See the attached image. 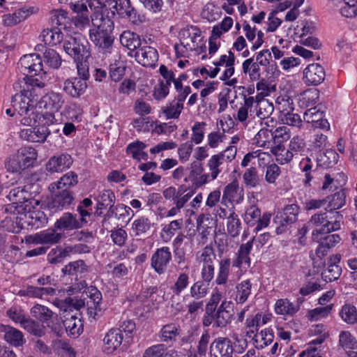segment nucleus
<instances>
[{
	"mask_svg": "<svg viewBox=\"0 0 357 357\" xmlns=\"http://www.w3.org/2000/svg\"><path fill=\"white\" fill-rule=\"evenodd\" d=\"M93 28L89 31V38L102 54H112L115 51L112 35L114 22L109 17L98 15L92 18Z\"/></svg>",
	"mask_w": 357,
	"mask_h": 357,
	"instance_id": "1",
	"label": "nucleus"
},
{
	"mask_svg": "<svg viewBox=\"0 0 357 357\" xmlns=\"http://www.w3.org/2000/svg\"><path fill=\"white\" fill-rule=\"evenodd\" d=\"M335 220H326L328 216L324 215H315L312 217L311 223L314 225L316 228L312 232V238L314 241L319 242L323 240V243L331 248L339 243L340 237L337 234L328 235L325 238L320 236L321 234L329 233L333 231L338 230L342 224V216L339 215L337 212L334 213ZM332 219V218H331Z\"/></svg>",
	"mask_w": 357,
	"mask_h": 357,
	"instance_id": "2",
	"label": "nucleus"
},
{
	"mask_svg": "<svg viewBox=\"0 0 357 357\" xmlns=\"http://www.w3.org/2000/svg\"><path fill=\"white\" fill-rule=\"evenodd\" d=\"M29 88L24 92L14 95L10 101V105L16 111V119L20 126H35L37 125L38 112L36 109V100L28 96Z\"/></svg>",
	"mask_w": 357,
	"mask_h": 357,
	"instance_id": "3",
	"label": "nucleus"
},
{
	"mask_svg": "<svg viewBox=\"0 0 357 357\" xmlns=\"http://www.w3.org/2000/svg\"><path fill=\"white\" fill-rule=\"evenodd\" d=\"M193 55L204 60L207 58L205 42L200 31L193 26H187L180 30V56Z\"/></svg>",
	"mask_w": 357,
	"mask_h": 357,
	"instance_id": "4",
	"label": "nucleus"
},
{
	"mask_svg": "<svg viewBox=\"0 0 357 357\" xmlns=\"http://www.w3.org/2000/svg\"><path fill=\"white\" fill-rule=\"evenodd\" d=\"M107 3L114 10L112 13L114 14L116 13L121 18L128 19L134 24L142 22L130 0H107Z\"/></svg>",
	"mask_w": 357,
	"mask_h": 357,
	"instance_id": "5",
	"label": "nucleus"
},
{
	"mask_svg": "<svg viewBox=\"0 0 357 357\" xmlns=\"http://www.w3.org/2000/svg\"><path fill=\"white\" fill-rule=\"evenodd\" d=\"M271 218L270 213L261 215L260 210L255 206H251L245 213L244 220L249 227H255L254 232L257 233L268 226Z\"/></svg>",
	"mask_w": 357,
	"mask_h": 357,
	"instance_id": "6",
	"label": "nucleus"
},
{
	"mask_svg": "<svg viewBox=\"0 0 357 357\" xmlns=\"http://www.w3.org/2000/svg\"><path fill=\"white\" fill-rule=\"evenodd\" d=\"M84 39L80 37H70L64 40L65 52L74 59L76 62L82 61L84 57L89 55V50Z\"/></svg>",
	"mask_w": 357,
	"mask_h": 357,
	"instance_id": "7",
	"label": "nucleus"
},
{
	"mask_svg": "<svg viewBox=\"0 0 357 357\" xmlns=\"http://www.w3.org/2000/svg\"><path fill=\"white\" fill-rule=\"evenodd\" d=\"M78 74L80 77H73L66 79L63 83V90L72 98H79L83 94L87 87V73L84 69L81 73L80 66L78 65Z\"/></svg>",
	"mask_w": 357,
	"mask_h": 357,
	"instance_id": "8",
	"label": "nucleus"
},
{
	"mask_svg": "<svg viewBox=\"0 0 357 357\" xmlns=\"http://www.w3.org/2000/svg\"><path fill=\"white\" fill-rule=\"evenodd\" d=\"M30 314L32 317L41 322L42 324H46L52 331L57 330L54 321H58V314L47 306L36 304L31 308Z\"/></svg>",
	"mask_w": 357,
	"mask_h": 357,
	"instance_id": "9",
	"label": "nucleus"
},
{
	"mask_svg": "<svg viewBox=\"0 0 357 357\" xmlns=\"http://www.w3.org/2000/svg\"><path fill=\"white\" fill-rule=\"evenodd\" d=\"M18 68L24 75H36L43 70L42 59L37 54L24 55L18 62Z\"/></svg>",
	"mask_w": 357,
	"mask_h": 357,
	"instance_id": "10",
	"label": "nucleus"
},
{
	"mask_svg": "<svg viewBox=\"0 0 357 357\" xmlns=\"http://www.w3.org/2000/svg\"><path fill=\"white\" fill-rule=\"evenodd\" d=\"M255 98L254 110L255 115L261 119H266L264 121V125L267 127H273L275 121L273 119H268L269 116L272 114L274 110V106L272 102L260 95H257Z\"/></svg>",
	"mask_w": 357,
	"mask_h": 357,
	"instance_id": "11",
	"label": "nucleus"
},
{
	"mask_svg": "<svg viewBox=\"0 0 357 357\" xmlns=\"http://www.w3.org/2000/svg\"><path fill=\"white\" fill-rule=\"evenodd\" d=\"M49 207L56 211H61L68 207L73 202V193L70 190H55Z\"/></svg>",
	"mask_w": 357,
	"mask_h": 357,
	"instance_id": "12",
	"label": "nucleus"
},
{
	"mask_svg": "<svg viewBox=\"0 0 357 357\" xmlns=\"http://www.w3.org/2000/svg\"><path fill=\"white\" fill-rule=\"evenodd\" d=\"M123 337L117 328H111L103 338L102 351L107 354H113L121 345Z\"/></svg>",
	"mask_w": 357,
	"mask_h": 357,
	"instance_id": "13",
	"label": "nucleus"
},
{
	"mask_svg": "<svg viewBox=\"0 0 357 357\" xmlns=\"http://www.w3.org/2000/svg\"><path fill=\"white\" fill-rule=\"evenodd\" d=\"M73 158L68 153H61L51 157L46 165V169L50 173L62 172L70 167Z\"/></svg>",
	"mask_w": 357,
	"mask_h": 357,
	"instance_id": "14",
	"label": "nucleus"
},
{
	"mask_svg": "<svg viewBox=\"0 0 357 357\" xmlns=\"http://www.w3.org/2000/svg\"><path fill=\"white\" fill-rule=\"evenodd\" d=\"M325 70L319 63L309 64L303 70V80L307 85H318L325 79Z\"/></svg>",
	"mask_w": 357,
	"mask_h": 357,
	"instance_id": "15",
	"label": "nucleus"
},
{
	"mask_svg": "<svg viewBox=\"0 0 357 357\" xmlns=\"http://www.w3.org/2000/svg\"><path fill=\"white\" fill-rule=\"evenodd\" d=\"M235 56L231 52L221 55L218 59L213 61L215 68L224 67L225 70L220 79L222 81L228 80L234 73Z\"/></svg>",
	"mask_w": 357,
	"mask_h": 357,
	"instance_id": "16",
	"label": "nucleus"
},
{
	"mask_svg": "<svg viewBox=\"0 0 357 357\" xmlns=\"http://www.w3.org/2000/svg\"><path fill=\"white\" fill-rule=\"evenodd\" d=\"M136 61L145 67H153L158 60L157 50L150 46L140 47L135 52Z\"/></svg>",
	"mask_w": 357,
	"mask_h": 357,
	"instance_id": "17",
	"label": "nucleus"
},
{
	"mask_svg": "<svg viewBox=\"0 0 357 357\" xmlns=\"http://www.w3.org/2000/svg\"><path fill=\"white\" fill-rule=\"evenodd\" d=\"M233 347L227 338L220 337L211 344V357H232Z\"/></svg>",
	"mask_w": 357,
	"mask_h": 357,
	"instance_id": "18",
	"label": "nucleus"
},
{
	"mask_svg": "<svg viewBox=\"0 0 357 357\" xmlns=\"http://www.w3.org/2000/svg\"><path fill=\"white\" fill-rule=\"evenodd\" d=\"M64 98L60 93L51 91L45 94L39 101L40 107H43L52 112L60 110L64 104Z\"/></svg>",
	"mask_w": 357,
	"mask_h": 357,
	"instance_id": "19",
	"label": "nucleus"
},
{
	"mask_svg": "<svg viewBox=\"0 0 357 357\" xmlns=\"http://www.w3.org/2000/svg\"><path fill=\"white\" fill-rule=\"evenodd\" d=\"M33 13V7H22L15 10L12 13H8L2 15V22L5 26H13L24 21Z\"/></svg>",
	"mask_w": 357,
	"mask_h": 357,
	"instance_id": "20",
	"label": "nucleus"
},
{
	"mask_svg": "<svg viewBox=\"0 0 357 357\" xmlns=\"http://www.w3.org/2000/svg\"><path fill=\"white\" fill-rule=\"evenodd\" d=\"M171 259V252L167 248L158 249L151 257V266L159 274L164 273L165 268Z\"/></svg>",
	"mask_w": 357,
	"mask_h": 357,
	"instance_id": "21",
	"label": "nucleus"
},
{
	"mask_svg": "<svg viewBox=\"0 0 357 357\" xmlns=\"http://www.w3.org/2000/svg\"><path fill=\"white\" fill-rule=\"evenodd\" d=\"M291 6V1L289 0H284L283 2L280 3L275 10L271 12L267 17L266 22V30L268 32H274L281 25L282 20L276 16L278 12H282Z\"/></svg>",
	"mask_w": 357,
	"mask_h": 357,
	"instance_id": "22",
	"label": "nucleus"
},
{
	"mask_svg": "<svg viewBox=\"0 0 357 357\" xmlns=\"http://www.w3.org/2000/svg\"><path fill=\"white\" fill-rule=\"evenodd\" d=\"M304 120L311 123L314 128L328 129L330 126L326 119H324V114L316 107L307 109L303 115Z\"/></svg>",
	"mask_w": 357,
	"mask_h": 357,
	"instance_id": "23",
	"label": "nucleus"
},
{
	"mask_svg": "<svg viewBox=\"0 0 357 357\" xmlns=\"http://www.w3.org/2000/svg\"><path fill=\"white\" fill-rule=\"evenodd\" d=\"M0 331L4 333V340L15 347L22 346L25 342L22 333L12 326L1 324Z\"/></svg>",
	"mask_w": 357,
	"mask_h": 357,
	"instance_id": "24",
	"label": "nucleus"
},
{
	"mask_svg": "<svg viewBox=\"0 0 357 357\" xmlns=\"http://www.w3.org/2000/svg\"><path fill=\"white\" fill-rule=\"evenodd\" d=\"M77 182V174L74 172H68L63 175L59 181L51 183L49 189L51 192H54L55 190H70V188L76 185Z\"/></svg>",
	"mask_w": 357,
	"mask_h": 357,
	"instance_id": "25",
	"label": "nucleus"
},
{
	"mask_svg": "<svg viewBox=\"0 0 357 357\" xmlns=\"http://www.w3.org/2000/svg\"><path fill=\"white\" fill-rule=\"evenodd\" d=\"M82 225L75 215L70 213H65L54 223V228L59 230H73L80 228Z\"/></svg>",
	"mask_w": 357,
	"mask_h": 357,
	"instance_id": "26",
	"label": "nucleus"
},
{
	"mask_svg": "<svg viewBox=\"0 0 357 357\" xmlns=\"http://www.w3.org/2000/svg\"><path fill=\"white\" fill-rule=\"evenodd\" d=\"M255 98L253 96L245 97L243 104L239 107L236 119L240 122L246 124L249 117H252L255 113Z\"/></svg>",
	"mask_w": 357,
	"mask_h": 357,
	"instance_id": "27",
	"label": "nucleus"
},
{
	"mask_svg": "<svg viewBox=\"0 0 357 357\" xmlns=\"http://www.w3.org/2000/svg\"><path fill=\"white\" fill-rule=\"evenodd\" d=\"M16 155L18 157L24 169L32 166L38 158L37 151L35 149L31 146H26L20 149L17 151Z\"/></svg>",
	"mask_w": 357,
	"mask_h": 357,
	"instance_id": "28",
	"label": "nucleus"
},
{
	"mask_svg": "<svg viewBox=\"0 0 357 357\" xmlns=\"http://www.w3.org/2000/svg\"><path fill=\"white\" fill-rule=\"evenodd\" d=\"M39 37L45 45L54 46L62 42L63 34L59 28L54 27L43 29Z\"/></svg>",
	"mask_w": 357,
	"mask_h": 357,
	"instance_id": "29",
	"label": "nucleus"
},
{
	"mask_svg": "<svg viewBox=\"0 0 357 357\" xmlns=\"http://www.w3.org/2000/svg\"><path fill=\"white\" fill-rule=\"evenodd\" d=\"M298 306L287 298L278 299L274 305L275 314L283 316H292L298 311Z\"/></svg>",
	"mask_w": 357,
	"mask_h": 357,
	"instance_id": "30",
	"label": "nucleus"
},
{
	"mask_svg": "<svg viewBox=\"0 0 357 357\" xmlns=\"http://www.w3.org/2000/svg\"><path fill=\"white\" fill-rule=\"evenodd\" d=\"M317 29V23L310 19H305L297 22L294 28L295 38L301 39L303 36L313 33Z\"/></svg>",
	"mask_w": 357,
	"mask_h": 357,
	"instance_id": "31",
	"label": "nucleus"
},
{
	"mask_svg": "<svg viewBox=\"0 0 357 357\" xmlns=\"http://www.w3.org/2000/svg\"><path fill=\"white\" fill-rule=\"evenodd\" d=\"M7 197L10 201L17 204V208H23V204H24L25 211H26V207H29V204H31L29 197L25 194V192H24L22 186L10 190Z\"/></svg>",
	"mask_w": 357,
	"mask_h": 357,
	"instance_id": "32",
	"label": "nucleus"
},
{
	"mask_svg": "<svg viewBox=\"0 0 357 357\" xmlns=\"http://www.w3.org/2000/svg\"><path fill=\"white\" fill-rule=\"evenodd\" d=\"M120 42L130 50H137L141 46L139 36L130 31H125L121 34Z\"/></svg>",
	"mask_w": 357,
	"mask_h": 357,
	"instance_id": "33",
	"label": "nucleus"
},
{
	"mask_svg": "<svg viewBox=\"0 0 357 357\" xmlns=\"http://www.w3.org/2000/svg\"><path fill=\"white\" fill-rule=\"evenodd\" d=\"M223 198L231 203L238 204L243 199V192L236 182L227 185L223 192Z\"/></svg>",
	"mask_w": 357,
	"mask_h": 357,
	"instance_id": "34",
	"label": "nucleus"
},
{
	"mask_svg": "<svg viewBox=\"0 0 357 357\" xmlns=\"http://www.w3.org/2000/svg\"><path fill=\"white\" fill-rule=\"evenodd\" d=\"M270 127L261 128L255 136L254 143L259 147L269 148L273 147V139L272 130H269Z\"/></svg>",
	"mask_w": 357,
	"mask_h": 357,
	"instance_id": "35",
	"label": "nucleus"
},
{
	"mask_svg": "<svg viewBox=\"0 0 357 357\" xmlns=\"http://www.w3.org/2000/svg\"><path fill=\"white\" fill-rule=\"evenodd\" d=\"M63 324L66 331L71 335L78 336L83 331L82 320L76 315H70L69 317H66L63 321Z\"/></svg>",
	"mask_w": 357,
	"mask_h": 357,
	"instance_id": "36",
	"label": "nucleus"
},
{
	"mask_svg": "<svg viewBox=\"0 0 357 357\" xmlns=\"http://www.w3.org/2000/svg\"><path fill=\"white\" fill-rule=\"evenodd\" d=\"M232 303L231 301H223L219 307L215 314V322L218 326H225L231 319L230 309Z\"/></svg>",
	"mask_w": 357,
	"mask_h": 357,
	"instance_id": "37",
	"label": "nucleus"
},
{
	"mask_svg": "<svg viewBox=\"0 0 357 357\" xmlns=\"http://www.w3.org/2000/svg\"><path fill=\"white\" fill-rule=\"evenodd\" d=\"M146 147V144L140 141H136L130 143L126 148L128 154H130L132 157L137 160H146L148 159V154L144 151Z\"/></svg>",
	"mask_w": 357,
	"mask_h": 357,
	"instance_id": "38",
	"label": "nucleus"
},
{
	"mask_svg": "<svg viewBox=\"0 0 357 357\" xmlns=\"http://www.w3.org/2000/svg\"><path fill=\"white\" fill-rule=\"evenodd\" d=\"M165 350L166 347L165 344H155L146 349L143 357H177L176 351H170L169 353L165 354Z\"/></svg>",
	"mask_w": 357,
	"mask_h": 357,
	"instance_id": "39",
	"label": "nucleus"
},
{
	"mask_svg": "<svg viewBox=\"0 0 357 357\" xmlns=\"http://www.w3.org/2000/svg\"><path fill=\"white\" fill-rule=\"evenodd\" d=\"M222 164V160H221L220 155H213L207 162V167L209 169L210 174L208 175H205L204 182H206L208 180H214L217 178L218 175L220 172L219 169V167Z\"/></svg>",
	"mask_w": 357,
	"mask_h": 357,
	"instance_id": "40",
	"label": "nucleus"
},
{
	"mask_svg": "<svg viewBox=\"0 0 357 357\" xmlns=\"http://www.w3.org/2000/svg\"><path fill=\"white\" fill-rule=\"evenodd\" d=\"M271 153L274 155L275 160L280 164L289 162L293 158L291 151L287 150L283 145H275L271 147Z\"/></svg>",
	"mask_w": 357,
	"mask_h": 357,
	"instance_id": "41",
	"label": "nucleus"
},
{
	"mask_svg": "<svg viewBox=\"0 0 357 357\" xmlns=\"http://www.w3.org/2000/svg\"><path fill=\"white\" fill-rule=\"evenodd\" d=\"M22 327L35 336L41 337L45 334V326L43 324L30 317L26 318Z\"/></svg>",
	"mask_w": 357,
	"mask_h": 357,
	"instance_id": "42",
	"label": "nucleus"
},
{
	"mask_svg": "<svg viewBox=\"0 0 357 357\" xmlns=\"http://www.w3.org/2000/svg\"><path fill=\"white\" fill-rule=\"evenodd\" d=\"M339 342L341 347L347 353L349 350L357 349V340L348 331H342L339 335Z\"/></svg>",
	"mask_w": 357,
	"mask_h": 357,
	"instance_id": "43",
	"label": "nucleus"
},
{
	"mask_svg": "<svg viewBox=\"0 0 357 357\" xmlns=\"http://www.w3.org/2000/svg\"><path fill=\"white\" fill-rule=\"evenodd\" d=\"M243 71L248 74L250 79L258 80L260 77V70L258 64L253 61L252 59L245 60L242 64Z\"/></svg>",
	"mask_w": 357,
	"mask_h": 357,
	"instance_id": "44",
	"label": "nucleus"
},
{
	"mask_svg": "<svg viewBox=\"0 0 357 357\" xmlns=\"http://www.w3.org/2000/svg\"><path fill=\"white\" fill-rule=\"evenodd\" d=\"M222 12L213 3H207L202 10V16L203 18L209 22H214L221 17Z\"/></svg>",
	"mask_w": 357,
	"mask_h": 357,
	"instance_id": "45",
	"label": "nucleus"
},
{
	"mask_svg": "<svg viewBox=\"0 0 357 357\" xmlns=\"http://www.w3.org/2000/svg\"><path fill=\"white\" fill-rule=\"evenodd\" d=\"M340 316L342 319L349 324L357 323V310L354 305L346 304L342 306Z\"/></svg>",
	"mask_w": 357,
	"mask_h": 357,
	"instance_id": "46",
	"label": "nucleus"
},
{
	"mask_svg": "<svg viewBox=\"0 0 357 357\" xmlns=\"http://www.w3.org/2000/svg\"><path fill=\"white\" fill-rule=\"evenodd\" d=\"M333 305L330 304L325 307H316L307 312V318L311 321H316L327 317L331 312Z\"/></svg>",
	"mask_w": 357,
	"mask_h": 357,
	"instance_id": "47",
	"label": "nucleus"
},
{
	"mask_svg": "<svg viewBox=\"0 0 357 357\" xmlns=\"http://www.w3.org/2000/svg\"><path fill=\"white\" fill-rule=\"evenodd\" d=\"M338 154L333 149H328L317 158L318 164L325 167H329L337 162Z\"/></svg>",
	"mask_w": 357,
	"mask_h": 357,
	"instance_id": "48",
	"label": "nucleus"
},
{
	"mask_svg": "<svg viewBox=\"0 0 357 357\" xmlns=\"http://www.w3.org/2000/svg\"><path fill=\"white\" fill-rule=\"evenodd\" d=\"M252 284L250 280H243L236 286V301L237 303H243L251 293Z\"/></svg>",
	"mask_w": 357,
	"mask_h": 357,
	"instance_id": "49",
	"label": "nucleus"
},
{
	"mask_svg": "<svg viewBox=\"0 0 357 357\" xmlns=\"http://www.w3.org/2000/svg\"><path fill=\"white\" fill-rule=\"evenodd\" d=\"M230 260L228 259H221L219 264V269L215 279L218 284H224L227 282L230 270Z\"/></svg>",
	"mask_w": 357,
	"mask_h": 357,
	"instance_id": "50",
	"label": "nucleus"
},
{
	"mask_svg": "<svg viewBox=\"0 0 357 357\" xmlns=\"http://www.w3.org/2000/svg\"><path fill=\"white\" fill-rule=\"evenodd\" d=\"M43 245H52L60 242L62 234L56 231L55 229L50 228L40 231Z\"/></svg>",
	"mask_w": 357,
	"mask_h": 357,
	"instance_id": "51",
	"label": "nucleus"
},
{
	"mask_svg": "<svg viewBox=\"0 0 357 357\" xmlns=\"http://www.w3.org/2000/svg\"><path fill=\"white\" fill-rule=\"evenodd\" d=\"M35 181V177H31L29 178H27L25 181V184L24 186H22L24 192H25V194L29 197V200L32 203L33 200L32 199L33 197L39 194L40 191V187L39 184L36 182H33ZM35 203L36 204H39L38 201H35Z\"/></svg>",
	"mask_w": 357,
	"mask_h": 357,
	"instance_id": "52",
	"label": "nucleus"
},
{
	"mask_svg": "<svg viewBox=\"0 0 357 357\" xmlns=\"http://www.w3.org/2000/svg\"><path fill=\"white\" fill-rule=\"evenodd\" d=\"M97 207L98 209L103 208H112L114 203V193L109 190L101 191L97 197Z\"/></svg>",
	"mask_w": 357,
	"mask_h": 357,
	"instance_id": "53",
	"label": "nucleus"
},
{
	"mask_svg": "<svg viewBox=\"0 0 357 357\" xmlns=\"http://www.w3.org/2000/svg\"><path fill=\"white\" fill-rule=\"evenodd\" d=\"M342 16L352 18L357 16V0H343L340 8Z\"/></svg>",
	"mask_w": 357,
	"mask_h": 357,
	"instance_id": "54",
	"label": "nucleus"
},
{
	"mask_svg": "<svg viewBox=\"0 0 357 357\" xmlns=\"http://www.w3.org/2000/svg\"><path fill=\"white\" fill-rule=\"evenodd\" d=\"M234 23V20L231 17L225 16L220 22L213 26L211 31L222 36L231 29Z\"/></svg>",
	"mask_w": 357,
	"mask_h": 357,
	"instance_id": "55",
	"label": "nucleus"
},
{
	"mask_svg": "<svg viewBox=\"0 0 357 357\" xmlns=\"http://www.w3.org/2000/svg\"><path fill=\"white\" fill-rule=\"evenodd\" d=\"M274 146L283 145L291 137V132L287 126H280L272 131Z\"/></svg>",
	"mask_w": 357,
	"mask_h": 357,
	"instance_id": "56",
	"label": "nucleus"
},
{
	"mask_svg": "<svg viewBox=\"0 0 357 357\" xmlns=\"http://www.w3.org/2000/svg\"><path fill=\"white\" fill-rule=\"evenodd\" d=\"M44 61L52 68H59L62 63L60 55L52 49L45 50L44 52Z\"/></svg>",
	"mask_w": 357,
	"mask_h": 357,
	"instance_id": "57",
	"label": "nucleus"
},
{
	"mask_svg": "<svg viewBox=\"0 0 357 357\" xmlns=\"http://www.w3.org/2000/svg\"><path fill=\"white\" fill-rule=\"evenodd\" d=\"M86 266L84 261L77 260L65 266L62 271L67 275H73L77 273H83L86 271Z\"/></svg>",
	"mask_w": 357,
	"mask_h": 357,
	"instance_id": "58",
	"label": "nucleus"
},
{
	"mask_svg": "<svg viewBox=\"0 0 357 357\" xmlns=\"http://www.w3.org/2000/svg\"><path fill=\"white\" fill-rule=\"evenodd\" d=\"M275 103L279 111L283 114L287 112H293V100L287 95H280L276 100Z\"/></svg>",
	"mask_w": 357,
	"mask_h": 357,
	"instance_id": "59",
	"label": "nucleus"
},
{
	"mask_svg": "<svg viewBox=\"0 0 357 357\" xmlns=\"http://www.w3.org/2000/svg\"><path fill=\"white\" fill-rule=\"evenodd\" d=\"M50 21L54 26H66L68 21V13L63 10L52 11Z\"/></svg>",
	"mask_w": 357,
	"mask_h": 357,
	"instance_id": "60",
	"label": "nucleus"
},
{
	"mask_svg": "<svg viewBox=\"0 0 357 357\" xmlns=\"http://www.w3.org/2000/svg\"><path fill=\"white\" fill-rule=\"evenodd\" d=\"M5 167L8 172L12 173H20L24 170L16 153L7 158Z\"/></svg>",
	"mask_w": 357,
	"mask_h": 357,
	"instance_id": "61",
	"label": "nucleus"
},
{
	"mask_svg": "<svg viewBox=\"0 0 357 357\" xmlns=\"http://www.w3.org/2000/svg\"><path fill=\"white\" fill-rule=\"evenodd\" d=\"M150 226L151 222L149 219L142 217L133 222L132 229L135 235H140L148 231Z\"/></svg>",
	"mask_w": 357,
	"mask_h": 357,
	"instance_id": "62",
	"label": "nucleus"
},
{
	"mask_svg": "<svg viewBox=\"0 0 357 357\" xmlns=\"http://www.w3.org/2000/svg\"><path fill=\"white\" fill-rule=\"evenodd\" d=\"M241 222L237 215L234 213L230 214L227 220V231L232 236H236L238 234L240 230Z\"/></svg>",
	"mask_w": 357,
	"mask_h": 357,
	"instance_id": "63",
	"label": "nucleus"
},
{
	"mask_svg": "<svg viewBox=\"0 0 357 357\" xmlns=\"http://www.w3.org/2000/svg\"><path fill=\"white\" fill-rule=\"evenodd\" d=\"M206 123L204 122H197L192 128V140L196 144H200L204 137Z\"/></svg>",
	"mask_w": 357,
	"mask_h": 357,
	"instance_id": "64",
	"label": "nucleus"
}]
</instances>
